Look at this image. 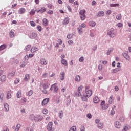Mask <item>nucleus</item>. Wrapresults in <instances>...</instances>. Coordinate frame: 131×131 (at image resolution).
<instances>
[{
  "label": "nucleus",
  "instance_id": "obj_1",
  "mask_svg": "<svg viewBox=\"0 0 131 131\" xmlns=\"http://www.w3.org/2000/svg\"><path fill=\"white\" fill-rule=\"evenodd\" d=\"M85 13H86V11L84 9L81 10L79 12V14L80 15V18L82 21H84V20H85Z\"/></svg>",
  "mask_w": 131,
  "mask_h": 131
},
{
  "label": "nucleus",
  "instance_id": "obj_2",
  "mask_svg": "<svg viewBox=\"0 0 131 131\" xmlns=\"http://www.w3.org/2000/svg\"><path fill=\"white\" fill-rule=\"evenodd\" d=\"M50 90V91H54L55 93H57L59 90V87L57 85V83H54L51 85Z\"/></svg>",
  "mask_w": 131,
  "mask_h": 131
},
{
  "label": "nucleus",
  "instance_id": "obj_3",
  "mask_svg": "<svg viewBox=\"0 0 131 131\" xmlns=\"http://www.w3.org/2000/svg\"><path fill=\"white\" fill-rule=\"evenodd\" d=\"M108 35L110 36V37H115L116 34L114 32V29L112 28L110 30L107 32Z\"/></svg>",
  "mask_w": 131,
  "mask_h": 131
},
{
  "label": "nucleus",
  "instance_id": "obj_4",
  "mask_svg": "<svg viewBox=\"0 0 131 131\" xmlns=\"http://www.w3.org/2000/svg\"><path fill=\"white\" fill-rule=\"evenodd\" d=\"M86 27V25L84 23H83L81 25L79 26L78 32L80 34H81L82 33V28H85Z\"/></svg>",
  "mask_w": 131,
  "mask_h": 131
},
{
  "label": "nucleus",
  "instance_id": "obj_5",
  "mask_svg": "<svg viewBox=\"0 0 131 131\" xmlns=\"http://www.w3.org/2000/svg\"><path fill=\"white\" fill-rule=\"evenodd\" d=\"M82 90H83V86L82 85H81L78 88L77 94V97H80V96H81V92H82Z\"/></svg>",
  "mask_w": 131,
  "mask_h": 131
},
{
  "label": "nucleus",
  "instance_id": "obj_6",
  "mask_svg": "<svg viewBox=\"0 0 131 131\" xmlns=\"http://www.w3.org/2000/svg\"><path fill=\"white\" fill-rule=\"evenodd\" d=\"M40 64L45 66L48 64V61L45 58H41L40 60Z\"/></svg>",
  "mask_w": 131,
  "mask_h": 131
},
{
  "label": "nucleus",
  "instance_id": "obj_7",
  "mask_svg": "<svg viewBox=\"0 0 131 131\" xmlns=\"http://www.w3.org/2000/svg\"><path fill=\"white\" fill-rule=\"evenodd\" d=\"M53 126V122H49L48 124L47 129L49 131H54V128H52Z\"/></svg>",
  "mask_w": 131,
  "mask_h": 131
},
{
  "label": "nucleus",
  "instance_id": "obj_8",
  "mask_svg": "<svg viewBox=\"0 0 131 131\" xmlns=\"http://www.w3.org/2000/svg\"><path fill=\"white\" fill-rule=\"evenodd\" d=\"M85 94H86V96L88 98H90V97H91V96H92V94H93V91H92V90H86Z\"/></svg>",
  "mask_w": 131,
  "mask_h": 131
},
{
  "label": "nucleus",
  "instance_id": "obj_9",
  "mask_svg": "<svg viewBox=\"0 0 131 131\" xmlns=\"http://www.w3.org/2000/svg\"><path fill=\"white\" fill-rule=\"evenodd\" d=\"M34 119L35 121H41L42 117L40 115H37L34 117Z\"/></svg>",
  "mask_w": 131,
  "mask_h": 131
},
{
  "label": "nucleus",
  "instance_id": "obj_10",
  "mask_svg": "<svg viewBox=\"0 0 131 131\" xmlns=\"http://www.w3.org/2000/svg\"><path fill=\"white\" fill-rule=\"evenodd\" d=\"M50 101V99L47 98L43 99V100L42 101L41 105L42 106H46L48 103H49Z\"/></svg>",
  "mask_w": 131,
  "mask_h": 131
},
{
  "label": "nucleus",
  "instance_id": "obj_11",
  "mask_svg": "<svg viewBox=\"0 0 131 131\" xmlns=\"http://www.w3.org/2000/svg\"><path fill=\"white\" fill-rule=\"evenodd\" d=\"M80 97L82 101H83L84 102H88V98L89 97L86 95L81 94Z\"/></svg>",
  "mask_w": 131,
  "mask_h": 131
},
{
  "label": "nucleus",
  "instance_id": "obj_12",
  "mask_svg": "<svg viewBox=\"0 0 131 131\" xmlns=\"http://www.w3.org/2000/svg\"><path fill=\"white\" fill-rule=\"evenodd\" d=\"M93 102L95 103V104H98V103H100V99L98 96H95L93 98Z\"/></svg>",
  "mask_w": 131,
  "mask_h": 131
},
{
  "label": "nucleus",
  "instance_id": "obj_13",
  "mask_svg": "<svg viewBox=\"0 0 131 131\" xmlns=\"http://www.w3.org/2000/svg\"><path fill=\"white\" fill-rule=\"evenodd\" d=\"M42 25L44 26H48L49 25V20L47 18H43L42 20Z\"/></svg>",
  "mask_w": 131,
  "mask_h": 131
},
{
  "label": "nucleus",
  "instance_id": "obj_14",
  "mask_svg": "<svg viewBox=\"0 0 131 131\" xmlns=\"http://www.w3.org/2000/svg\"><path fill=\"white\" fill-rule=\"evenodd\" d=\"M9 36L11 38H13L15 37V32H14V30H11L9 32Z\"/></svg>",
  "mask_w": 131,
  "mask_h": 131
},
{
  "label": "nucleus",
  "instance_id": "obj_15",
  "mask_svg": "<svg viewBox=\"0 0 131 131\" xmlns=\"http://www.w3.org/2000/svg\"><path fill=\"white\" fill-rule=\"evenodd\" d=\"M43 89H49L50 88V83L48 82H45L42 85Z\"/></svg>",
  "mask_w": 131,
  "mask_h": 131
},
{
  "label": "nucleus",
  "instance_id": "obj_16",
  "mask_svg": "<svg viewBox=\"0 0 131 131\" xmlns=\"http://www.w3.org/2000/svg\"><path fill=\"white\" fill-rule=\"evenodd\" d=\"M123 56L124 58L126 59V60H128V61H129V60H130V57H129L128 54H127V53H123Z\"/></svg>",
  "mask_w": 131,
  "mask_h": 131
},
{
  "label": "nucleus",
  "instance_id": "obj_17",
  "mask_svg": "<svg viewBox=\"0 0 131 131\" xmlns=\"http://www.w3.org/2000/svg\"><path fill=\"white\" fill-rule=\"evenodd\" d=\"M70 19L69 17H66L63 21V25H67L69 23Z\"/></svg>",
  "mask_w": 131,
  "mask_h": 131
},
{
  "label": "nucleus",
  "instance_id": "obj_18",
  "mask_svg": "<svg viewBox=\"0 0 131 131\" xmlns=\"http://www.w3.org/2000/svg\"><path fill=\"white\" fill-rule=\"evenodd\" d=\"M104 15H105V13L104 12V11H99L97 14V16L98 17H102L103 16H104Z\"/></svg>",
  "mask_w": 131,
  "mask_h": 131
},
{
  "label": "nucleus",
  "instance_id": "obj_19",
  "mask_svg": "<svg viewBox=\"0 0 131 131\" xmlns=\"http://www.w3.org/2000/svg\"><path fill=\"white\" fill-rule=\"evenodd\" d=\"M6 75H3L0 77V80L2 82H5L6 81Z\"/></svg>",
  "mask_w": 131,
  "mask_h": 131
},
{
  "label": "nucleus",
  "instance_id": "obj_20",
  "mask_svg": "<svg viewBox=\"0 0 131 131\" xmlns=\"http://www.w3.org/2000/svg\"><path fill=\"white\" fill-rule=\"evenodd\" d=\"M20 102L21 104H25L27 102V99L25 97H23L20 100Z\"/></svg>",
  "mask_w": 131,
  "mask_h": 131
},
{
  "label": "nucleus",
  "instance_id": "obj_21",
  "mask_svg": "<svg viewBox=\"0 0 131 131\" xmlns=\"http://www.w3.org/2000/svg\"><path fill=\"white\" fill-rule=\"evenodd\" d=\"M4 109H5V111L8 112L9 111V109H10V106L8 105L7 103H4Z\"/></svg>",
  "mask_w": 131,
  "mask_h": 131
},
{
  "label": "nucleus",
  "instance_id": "obj_22",
  "mask_svg": "<svg viewBox=\"0 0 131 131\" xmlns=\"http://www.w3.org/2000/svg\"><path fill=\"white\" fill-rule=\"evenodd\" d=\"M30 78V76L29 74H27L24 78L25 81H28Z\"/></svg>",
  "mask_w": 131,
  "mask_h": 131
},
{
  "label": "nucleus",
  "instance_id": "obj_23",
  "mask_svg": "<svg viewBox=\"0 0 131 131\" xmlns=\"http://www.w3.org/2000/svg\"><path fill=\"white\" fill-rule=\"evenodd\" d=\"M114 101V99L113 98V95H111L109 98L108 103L109 104H112Z\"/></svg>",
  "mask_w": 131,
  "mask_h": 131
},
{
  "label": "nucleus",
  "instance_id": "obj_24",
  "mask_svg": "<svg viewBox=\"0 0 131 131\" xmlns=\"http://www.w3.org/2000/svg\"><path fill=\"white\" fill-rule=\"evenodd\" d=\"M115 126L116 127V128H120L121 124L118 121H116L115 123Z\"/></svg>",
  "mask_w": 131,
  "mask_h": 131
},
{
  "label": "nucleus",
  "instance_id": "obj_25",
  "mask_svg": "<svg viewBox=\"0 0 131 131\" xmlns=\"http://www.w3.org/2000/svg\"><path fill=\"white\" fill-rule=\"evenodd\" d=\"M65 77V73L64 72H62L60 73V79L61 80H64V78Z\"/></svg>",
  "mask_w": 131,
  "mask_h": 131
},
{
  "label": "nucleus",
  "instance_id": "obj_26",
  "mask_svg": "<svg viewBox=\"0 0 131 131\" xmlns=\"http://www.w3.org/2000/svg\"><path fill=\"white\" fill-rule=\"evenodd\" d=\"M21 96H22V92H21V91H18L16 94L17 98L19 99V98H21Z\"/></svg>",
  "mask_w": 131,
  "mask_h": 131
},
{
  "label": "nucleus",
  "instance_id": "obj_27",
  "mask_svg": "<svg viewBox=\"0 0 131 131\" xmlns=\"http://www.w3.org/2000/svg\"><path fill=\"white\" fill-rule=\"evenodd\" d=\"M42 93H44L45 95H49L50 94V92L48 90V89H43L42 90Z\"/></svg>",
  "mask_w": 131,
  "mask_h": 131
},
{
  "label": "nucleus",
  "instance_id": "obj_28",
  "mask_svg": "<svg viewBox=\"0 0 131 131\" xmlns=\"http://www.w3.org/2000/svg\"><path fill=\"white\" fill-rule=\"evenodd\" d=\"M61 63L64 65V66H67V65H68V63H67V61L66 60V59H62L61 61Z\"/></svg>",
  "mask_w": 131,
  "mask_h": 131
},
{
  "label": "nucleus",
  "instance_id": "obj_29",
  "mask_svg": "<svg viewBox=\"0 0 131 131\" xmlns=\"http://www.w3.org/2000/svg\"><path fill=\"white\" fill-rule=\"evenodd\" d=\"M36 10H34V9H31V10L30 11V15L31 16H33V15L35 14V11Z\"/></svg>",
  "mask_w": 131,
  "mask_h": 131
},
{
  "label": "nucleus",
  "instance_id": "obj_30",
  "mask_svg": "<svg viewBox=\"0 0 131 131\" xmlns=\"http://www.w3.org/2000/svg\"><path fill=\"white\" fill-rule=\"evenodd\" d=\"M89 25L92 27H95L96 26V23L94 21H91L89 23Z\"/></svg>",
  "mask_w": 131,
  "mask_h": 131
},
{
  "label": "nucleus",
  "instance_id": "obj_31",
  "mask_svg": "<svg viewBox=\"0 0 131 131\" xmlns=\"http://www.w3.org/2000/svg\"><path fill=\"white\" fill-rule=\"evenodd\" d=\"M26 9L25 8H20L18 12L19 14H24L25 13Z\"/></svg>",
  "mask_w": 131,
  "mask_h": 131
},
{
  "label": "nucleus",
  "instance_id": "obj_32",
  "mask_svg": "<svg viewBox=\"0 0 131 131\" xmlns=\"http://www.w3.org/2000/svg\"><path fill=\"white\" fill-rule=\"evenodd\" d=\"M7 48V45L6 44L2 45L0 46V51H3V50H5Z\"/></svg>",
  "mask_w": 131,
  "mask_h": 131
},
{
  "label": "nucleus",
  "instance_id": "obj_33",
  "mask_svg": "<svg viewBox=\"0 0 131 131\" xmlns=\"http://www.w3.org/2000/svg\"><path fill=\"white\" fill-rule=\"evenodd\" d=\"M33 56H34V54H30L28 55H27L25 58V59L27 58V60H28V58H32V57H33Z\"/></svg>",
  "mask_w": 131,
  "mask_h": 131
},
{
  "label": "nucleus",
  "instance_id": "obj_34",
  "mask_svg": "<svg viewBox=\"0 0 131 131\" xmlns=\"http://www.w3.org/2000/svg\"><path fill=\"white\" fill-rule=\"evenodd\" d=\"M38 49L36 47H32L31 49V53H35L37 51Z\"/></svg>",
  "mask_w": 131,
  "mask_h": 131
},
{
  "label": "nucleus",
  "instance_id": "obj_35",
  "mask_svg": "<svg viewBox=\"0 0 131 131\" xmlns=\"http://www.w3.org/2000/svg\"><path fill=\"white\" fill-rule=\"evenodd\" d=\"M32 95H33V90H30L28 92V94L27 95V96L28 97H30V96H32Z\"/></svg>",
  "mask_w": 131,
  "mask_h": 131
},
{
  "label": "nucleus",
  "instance_id": "obj_36",
  "mask_svg": "<svg viewBox=\"0 0 131 131\" xmlns=\"http://www.w3.org/2000/svg\"><path fill=\"white\" fill-rule=\"evenodd\" d=\"M118 71H120V68H115L113 70V73H116L117 72H118Z\"/></svg>",
  "mask_w": 131,
  "mask_h": 131
},
{
  "label": "nucleus",
  "instance_id": "obj_37",
  "mask_svg": "<svg viewBox=\"0 0 131 131\" xmlns=\"http://www.w3.org/2000/svg\"><path fill=\"white\" fill-rule=\"evenodd\" d=\"M75 81H80V76L79 75H77L75 77Z\"/></svg>",
  "mask_w": 131,
  "mask_h": 131
},
{
  "label": "nucleus",
  "instance_id": "obj_38",
  "mask_svg": "<svg viewBox=\"0 0 131 131\" xmlns=\"http://www.w3.org/2000/svg\"><path fill=\"white\" fill-rule=\"evenodd\" d=\"M31 48V46L30 45H27L26 46L25 50L26 51H29L30 50V48Z\"/></svg>",
  "mask_w": 131,
  "mask_h": 131
},
{
  "label": "nucleus",
  "instance_id": "obj_39",
  "mask_svg": "<svg viewBox=\"0 0 131 131\" xmlns=\"http://www.w3.org/2000/svg\"><path fill=\"white\" fill-rule=\"evenodd\" d=\"M58 116L59 118H62V117H63V111H59L58 113Z\"/></svg>",
  "mask_w": 131,
  "mask_h": 131
},
{
  "label": "nucleus",
  "instance_id": "obj_40",
  "mask_svg": "<svg viewBox=\"0 0 131 131\" xmlns=\"http://www.w3.org/2000/svg\"><path fill=\"white\" fill-rule=\"evenodd\" d=\"M40 10L41 11V14H42L43 13H45L46 11H47V8L43 7Z\"/></svg>",
  "mask_w": 131,
  "mask_h": 131
},
{
  "label": "nucleus",
  "instance_id": "obj_41",
  "mask_svg": "<svg viewBox=\"0 0 131 131\" xmlns=\"http://www.w3.org/2000/svg\"><path fill=\"white\" fill-rule=\"evenodd\" d=\"M12 98V95H11V92H8L7 95V99H11Z\"/></svg>",
  "mask_w": 131,
  "mask_h": 131
},
{
  "label": "nucleus",
  "instance_id": "obj_42",
  "mask_svg": "<svg viewBox=\"0 0 131 131\" xmlns=\"http://www.w3.org/2000/svg\"><path fill=\"white\" fill-rule=\"evenodd\" d=\"M108 107H109V105L106 104H104V105L102 107V109H103L104 110H106V109H108Z\"/></svg>",
  "mask_w": 131,
  "mask_h": 131
},
{
  "label": "nucleus",
  "instance_id": "obj_43",
  "mask_svg": "<svg viewBox=\"0 0 131 131\" xmlns=\"http://www.w3.org/2000/svg\"><path fill=\"white\" fill-rule=\"evenodd\" d=\"M20 127H21V125L20 124H18L16 125V128L15 129V131H19V129H20Z\"/></svg>",
  "mask_w": 131,
  "mask_h": 131
},
{
  "label": "nucleus",
  "instance_id": "obj_44",
  "mask_svg": "<svg viewBox=\"0 0 131 131\" xmlns=\"http://www.w3.org/2000/svg\"><path fill=\"white\" fill-rule=\"evenodd\" d=\"M110 7H119V4H111L110 5Z\"/></svg>",
  "mask_w": 131,
  "mask_h": 131
},
{
  "label": "nucleus",
  "instance_id": "obj_45",
  "mask_svg": "<svg viewBox=\"0 0 131 131\" xmlns=\"http://www.w3.org/2000/svg\"><path fill=\"white\" fill-rule=\"evenodd\" d=\"M67 37L68 39H71V38H73V34H70L67 35Z\"/></svg>",
  "mask_w": 131,
  "mask_h": 131
},
{
  "label": "nucleus",
  "instance_id": "obj_46",
  "mask_svg": "<svg viewBox=\"0 0 131 131\" xmlns=\"http://www.w3.org/2000/svg\"><path fill=\"white\" fill-rule=\"evenodd\" d=\"M104 127V125L103 124V123H99L98 125V127L99 128H100V129H102V128H103V127Z\"/></svg>",
  "mask_w": 131,
  "mask_h": 131
},
{
  "label": "nucleus",
  "instance_id": "obj_47",
  "mask_svg": "<svg viewBox=\"0 0 131 131\" xmlns=\"http://www.w3.org/2000/svg\"><path fill=\"white\" fill-rule=\"evenodd\" d=\"M69 131H76V126H72L69 130Z\"/></svg>",
  "mask_w": 131,
  "mask_h": 131
},
{
  "label": "nucleus",
  "instance_id": "obj_48",
  "mask_svg": "<svg viewBox=\"0 0 131 131\" xmlns=\"http://www.w3.org/2000/svg\"><path fill=\"white\" fill-rule=\"evenodd\" d=\"M130 129V126H125L124 127L123 130L124 131H127Z\"/></svg>",
  "mask_w": 131,
  "mask_h": 131
},
{
  "label": "nucleus",
  "instance_id": "obj_49",
  "mask_svg": "<svg viewBox=\"0 0 131 131\" xmlns=\"http://www.w3.org/2000/svg\"><path fill=\"white\" fill-rule=\"evenodd\" d=\"M30 23L31 26H32L33 27H34L36 25L35 23L33 21H31Z\"/></svg>",
  "mask_w": 131,
  "mask_h": 131
},
{
  "label": "nucleus",
  "instance_id": "obj_50",
  "mask_svg": "<svg viewBox=\"0 0 131 131\" xmlns=\"http://www.w3.org/2000/svg\"><path fill=\"white\" fill-rule=\"evenodd\" d=\"M26 65H27L26 62H23L21 63V64L20 65V67H21V68H24V67H25V66H26Z\"/></svg>",
  "mask_w": 131,
  "mask_h": 131
},
{
  "label": "nucleus",
  "instance_id": "obj_51",
  "mask_svg": "<svg viewBox=\"0 0 131 131\" xmlns=\"http://www.w3.org/2000/svg\"><path fill=\"white\" fill-rule=\"evenodd\" d=\"M3 98H4V93H3V91H0V99L3 100Z\"/></svg>",
  "mask_w": 131,
  "mask_h": 131
},
{
  "label": "nucleus",
  "instance_id": "obj_52",
  "mask_svg": "<svg viewBox=\"0 0 131 131\" xmlns=\"http://www.w3.org/2000/svg\"><path fill=\"white\" fill-rule=\"evenodd\" d=\"M20 82V79L17 78L14 81L15 84H18V82Z\"/></svg>",
  "mask_w": 131,
  "mask_h": 131
},
{
  "label": "nucleus",
  "instance_id": "obj_53",
  "mask_svg": "<svg viewBox=\"0 0 131 131\" xmlns=\"http://www.w3.org/2000/svg\"><path fill=\"white\" fill-rule=\"evenodd\" d=\"M117 20H121V14H119L116 16Z\"/></svg>",
  "mask_w": 131,
  "mask_h": 131
},
{
  "label": "nucleus",
  "instance_id": "obj_54",
  "mask_svg": "<svg viewBox=\"0 0 131 131\" xmlns=\"http://www.w3.org/2000/svg\"><path fill=\"white\" fill-rule=\"evenodd\" d=\"M49 111H48V110L45 108L44 110H43L42 113L43 114H47V113H48Z\"/></svg>",
  "mask_w": 131,
  "mask_h": 131
},
{
  "label": "nucleus",
  "instance_id": "obj_55",
  "mask_svg": "<svg viewBox=\"0 0 131 131\" xmlns=\"http://www.w3.org/2000/svg\"><path fill=\"white\" fill-rule=\"evenodd\" d=\"M47 13L48 14H49V15H53V14H54V11H53V10H49Z\"/></svg>",
  "mask_w": 131,
  "mask_h": 131
},
{
  "label": "nucleus",
  "instance_id": "obj_56",
  "mask_svg": "<svg viewBox=\"0 0 131 131\" xmlns=\"http://www.w3.org/2000/svg\"><path fill=\"white\" fill-rule=\"evenodd\" d=\"M37 30H38V31H39V32H41V26H37Z\"/></svg>",
  "mask_w": 131,
  "mask_h": 131
},
{
  "label": "nucleus",
  "instance_id": "obj_57",
  "mask_svg": "<svg viewBox=\"0 0 131 131\" xmlns=\"http://www.w3.org/2000/svg\"><path fill=\"white\" fill-rule=\"evenodd\" d=\"M103 69V66L102 64H99L98 66V70L101 71Z\"/></svg>",
  "mask_w": 131,
  "mask_h": 131
},
{
  "label": "nucleus",
  "instance_id": "obj_58",
  "mask_svg": "<svg viewBox=\"0 0 131 131\" xmlns=\"http://www.w3.org/2000/svg\"><path fill=\"white\" fill-rule=\"evenodd\" d=\"M47 76H48V73H45L42 75V77L43 78H46V77H47Z\"/></svg>",
  "mask_w": 131,
  "mask_h": 131
},
{
  "label": "nucleus",
  "instance_id": "obj_59",
  "mask_svg": "<svg viewBox=\"0 0 131 131\" xmlns=\"http://www.w3.org/2000/svg\"><path fill=\"white\" fill-rule=\"evenodd\" d=\"M117 26L118 27L121 28V27H122L123 26V25L121 23H119L117 24Z\"/></svg>",
  "mask_w": 131,
  "mask_h": 131
},
{
  "label": "nucleus",
  "instance_id": "obj_60",
  "mask_svg": "<svg viewBox=\"0 0 131 131\" xmlns=\"http://www.w3.org/2000/svg\"><path fill=\"white\" fill-rule=\"evenodd\" d=\"M86 117H87V118H89V119L92 118V114H91L90 113L89 114H87Z\"/></svg>",
  "mask_w": 131,
  "mask_h": 131
},
{
  "label": "nucleus",
  "instance_id": "obj_61",
  "mask_svg": "<svg viewBox=\"0 0 131 131\" xmlns=\"http://www.w3.org/2000/svg\"><path fill=\"white\" fill-rule=\"evenodd\" d=\"M57 42L58 43V45H62V40L61 39H59L58 40H57Z\"/></svg>",
  "mask_w": 131,
  "mask_h": 131
},
{
  "label": "nucleus",
  "instance_id": "obj_62",
  "mask_svg": "<svg viewBox=\"0 0 131 131\" xmlns=\"http://www.w3.org/2000/svg\"><path fill=\"white\" fill-rule=\"evenodd\" d=\"M79 62H83V61H84V59L83 58V57H81L79 59Z\"/></svg>",
  "mask_w": 131,
  "mask_h": 131
},
{
  "label": "nucleus",
  "instance_id": "obj_63",
  "mask_svg": "<svg viewBox=\"0 0 131 131\" xmlns=\"http://www.w3.org/2000/svg\"><path fill=\"white\" fill-rule=\"evenodd\" d=\"M37 36V34L34 33H33L32 34V37H34V38H35V37H36Z\"/></svg>",
  "mask_w": 131,
  "mask_h": 131
},
{
  "label": "nucleus",
  "instance_id": "obj_64",
  "mask_svg": "<svg viewBox=\"0 0 131 131\" xmlns=\"http://www.w3.org/2000/svg\"><path fill=\"white\" fill-rule=\"evenodd\" d=\"M85 128L84 127V126H81L80 131H85Z\"/></svg>",
  "mask_w": 131,
  "mask_h": 131
}]
</instances>
